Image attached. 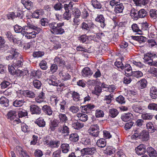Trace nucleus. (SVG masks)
Here are the masks:
<instances>
[{
    "instance_id": "nucleus-15",
    "label": "nucleus",
    "mask_w": 157,
    "mask_h": 157,
    "mask_svg": "<svg viewBox=\"0 0 157 157\" xmlns=\"http://www.w3.org/2000/svg\"><path fill=\"white\" fill-rule=\"evenodd\" d=\"M149 95L153 99H155L157 98V89L155 87L153 86L150 88Z\"/></svg>"
},
{
    "instance_id": "nucleus-10",
    "label": "nucleus",
    "mask_w": 157,
    "mask_h": 157,
    "mask_svg": "<svg viewBox=\"0 0 157 157\" xmlns=\"http://www.w3.org/2000/svg\"><path fill=\"white\" fill-rule=\"evenodd\" d=\"M132 38L134 40L138 41L141 45L140 47L143 46L144 45L142 44L144 43L147 40V38L143 36H131Z\"/></svg>"
},
{
    "instance_id": "nucleus-43",
    "label": "nucleus",
    "mask_w": 157,
    "mask_h": 157,
    "mask_svg": "<svg viewBox=\"0 0 157 157\" xmlns=\"http://www.w3.org/2000/svg\"><path fill=\"white\" fill-rule=\"evenodd\" d=\"M59 123L56 121L54 120L51 121V125L50 128L52 131H54L55 129V128L58 126Z\"/></svg>"
},
{
    "instance_id": "nucleus-9",
    "label": "nucleus",
    "mask_w": 157,
    "mask_h": 157,
    "mask_svg": "<svg viewBox=\"0 0 157 157\" xmlns=\"http://www.w3.org/2000/svg\"><path fill=\"white\" fill-rule=\"evenodd\" d=\"M149 138V134L148 132L145 130H143L140 132L139 134L138 139H140L142 140L146 141Z\"/></svg>"
},
{
    "instance_id": "nucleus-53",
    "label": "nucleus",
    "mask_w": 157,
    "mask_h": 157,
    "mask_svg": "<svg viewBox=\"0 0 157 157\" xmlns=\"http://www.w3.org/2000/svg\"><path fill=\"white\" fill-rule=\"evenodd\" d=\"M147 108L151 110L157 111V104L155 103H150Z\"/></svg>"
},
{
    "instance_id": "nucleus-40",
    "label": "nucleus",
    "mask_w": 157,
    "mask_h": 157,
    "mask_svg": "<svg viewBox=\"0 0 157 157\" xmlns=\"http://www.w3.org/2000/svg\"><path fill=\"white\" fill-rule=\"evenodd\" d=\"M109 116L113 118L116 117L118 113L117 110L115 109H112L109 110Z\"/></svg>"
},
{
    "instance_id": "nucleus-39",
    "label": "nucleus",
    "mask_w": 157,
    "mask_h": 157,
    "mask_svg": "<svg viewBox=\"0 0 157 157\" xmlns=\"http://www.w3.org/2000/svg\"><path fill=\"white\" fill-rule=\"evenodd\" d=\"M131 67L129 64H127L125 67V73L126 76H131L132 72L130 68Z\"/></svg>"
},
{
    "instance_id": "nucleus-62",
    "label": "nucleus",
    "mask_w": 157,
    "mask_h": 157,
    "mask_svg": "<svg viewBox=\"0 0 157 157\" xmlns=\"http://www.w3.org/2000/svg\"><path fill=\"white\" fill-rule=\"evenodd\" d=\"M116 101L121 104H124L125 103L124 98L121 95H120L116 98Z\"/></svg>"
},
{
    "instance_id": "nucleus-30",
    "label": "nucleus",
    "mask_w": 157,
    "mask_h": 157,
    "mask_svg": "<svg viewBox=\"0 0 157 157\" xmlns=\"http://www.w3.org/2000/svg\"><path fill=\"white\" fill-rule=\"evenodd\" d=\"M96 144L98 147H104L106 145V140L103 138L100 139L99 140H98Z\"/></svg>"
},
{
    "instance_id": "nucleus-32",
    "label": "nucleus",
    "mask_w": 157,
    "mask_h": 157,
    "mask_svg": "<svg viewBox=\"0 0 157 157\" xmlns=\"http://www.w3.org/2000/svg\"><path fill=\"white\" fill-rule=\"evenodd\" d=\"M77 117L78 119L83 122H85L87 120L88 116L86 114L82 113H78L77 114Z\"/></svg>"
},
{
    "instance_id": "nucleus-12",
    "label": "nucleus",
    "mask_w": 157,
    "mask_h": 157,
    "mask_svg": "<svg viewBox=\"0 0 157 157\" xmlns=\"http://www.w3.org/2000/svg\"><path fill=\"white\" fill-rule=\"evenodd\" d=\"M83 150L84 155H93L96 152V149L94 147L84 148Z\"/></svg>"
},
{
    "instance_id": "nucleus-58",
    "label": "nucleus",
    "mask_w": 157,
    "mask_h": 157,
    "mask_svg": "<svg viewBox=\"0 0 157 157\" xmlns=\"http://www.w3.org/2000/svg\"><path fill=\"white\" fill-rule=\"evenodd\" d=\"M53 7L56 10H60L63 8V5L61 3L58 2Z\"/></svg>"
},
{
    "instance_id": "nucleus-64",
    "label": "nucleus",
    "mask_w": 157,
    "mask_h": 157,
    "mask_svg": "<svg viewBox=\"0 0 157 157\" xmlns=\"http://www.w3.org/2000/svg\"><path fill=\"white\" fill-rule=\"evenodd\" d=\"M71 14L70 12H65L63 15V18L67 20H69L71 18Z\"/></svg>"
},
{
    "instance_id": "nucleus-56",
    "label": "nucleus",
    "mask_w": 157,
    "mask_h": 157,
    "mask_svg": "<svg viewBox=\"0 0 157 157\" xmlns=\"http://www.w3.org/2000/svg\"><path fill=\"white\" fill-rule=\"evenodd\" d=\"M123 59H124L123 58H122L121 59V61H118L117 60L115 63V65L118 68H121V70H122L124 68V66L122 63Z\"/></svg>"
},
{
    "instance_id": "nucleus-21",
    "label": "nucleus",
    "mask_w": 157,
    "mask_h": 157,
    "mask_svg": "<svg viewBox=\"0 0 157 157\" xmlns=\"http://www.w3.org/2000/svg\"><path fill=\"white\" fill-rule=\"evenodd\" d=\"M147 14V12L144 9H141L137 12L136 18H144Z\"/></svg>"
},
{
    "instance_id": "nucleus-44",
    "label": "nucleus",
    "mask_w": 157,
    "mask_h": 157,
    "mask_svg": "<svg viewBox=\"0 0 157 157\" xmlns=\"http://www.w3.org/2000/svg\"><path fill=\"white\" fill-rule=\"evenodd\" d=\"M9 100L5 97H2L0 98V103L3 104L5 106L7 107L9 106Z\"/></svg>"
},
{
    "instance_id": "nucleus-19",
    "label": "nucleus",
    "mask_w": 157,
    "mask_h": 157,
    "mask_svg": "<svg viewBox=\"0 0 157 157\" xmlns=\"http://www.w3.org/2000/svg\"><path fill=\"white\" fill-rule=\"evenodd\" d=\"M27 27L23 26L21 27L17 25H15L14 27V29L15 32L17 33H21L22 34L24 35L25 32V29H26Z\"/></svg>"
},
{
    "instance_id": "nucleus-3",
    "label": "nucleus",
    "mask_w": 157,
    "mask_h": 157,
    "mask_svg": "<svg viewBox=\"0 0 157 157\" xmlns=\"http://www.w3.org/2000/svg\"><path fill=\"white\" fill-rule=\"evenodd\" d=\"M47 145L49 146L50 148H54L58 147L60 145V141L55 140H51L50 141L47 140L45 141Z\"/></svg>"
},
{
    "instance_id": "nucleus-37",
    "label": "nucleus",
    "mask_w": 157,
    "mask_h": 157,
    "mask_svg": "<svg viewBox=\"0 0 157 157\" xmlns=\"http://www.w3.org/2000/svg\"><path fill=\"white\" fill-rule=\"evenodd\" d=\"M72 126L74 128L78 129L82 128L84 126L83 123H80L77 121L74 122L72 124Z\"/></svg>"
},
{
    "instance_id": "nucleus-14",
    "label": "nucleus",
    "mask_w": 157,
    "mask_h": 157,
    "mask_svg": "<svg viewBox=\"0 0 157 157\" xmlns=\"http://www.w3.org/2000/svg\"><path fill=\"white\" fill-rule=\"evenodd\" d=\"M147 151L150 157H156L157 152L151 147H148L147 149Z\"/></svg>"
},
{
    "instance_id": "nucleus-63",
    "label": "nucleus",
    "mask_w": 157,
    "mask_h": 157,
    "mask_svg": "<svg viewBox=\"0 0 157 157\" xmlns=\"http://www.w3.org/2000/svg\"><path fill=\"white\" fill-rule=\"evenodd\" d=\"M28 114L27 112L25 110H20L18 113V116L19 118H21L27 116Z\"/></svg>"
},
{
    "instance_id": "nucleus-22",
    "label": "nucleus",
    "mask_w": 157,
    "mask_h": 157,
    "mask_svg": "<svg viewBox=\"0 0 157 157\" xmlns=\"http://www.w3.org/2000/svg\"><path fill=\"white\" fill-rule=\"evenodd\" d=\"M27 26H25V27H26L27 28H27V29H28L29 30L32 31V30H36L37 32L40 31V29L30 22H28L27 24Z\"/></svg>"
},
{
    "instance_id": "nucleus-55",
    "label": "nucleus",
    "mask_w": 157,
    "mask_h": 157,
    "mask_svg": "<svg viewBox=\"0 0 157 157\" xmlns=\"http://www.w3.org/2000/svg\"><path fill=\"white\" fill-rule=\"evenodd\" d=\"M142 118L144 120H147L151 119L152 118V116L149 113H146L142 114L141 116Z\"/></svg>"
},
{
    "instance_id": "nucleus-33",
    "label": "nucleus",
    "mask_w": 157,
    "mask_h": 157,
    "mask_svg": "<svg viewBox=\"0 0 157 157\" xmlns=\"http://www.w3.org/2000/svg\"><path fill=\"white\" fill-rule=\"evenodd\" d=\"M35 123L40 127H44L45 125V122L44 119L39 117L36 120Z\"/></svg>"
},
{
    "instance_id": "nucleus-61",
    "label": "nucleus",
    "mask_w": 157,
    "mask_h": 157,
    "mask_svg": "<svg viewBox=\"0 0 157 157\" xmlns=\"http://www.w3.org/2000/svg\"><path fill=\"white\" fill-rule=\"evenodd\" d=\"M23 60L22 59H20V60L17 61L16 62H14L13 65L16 67H21L23 65Z\"/></svg>"
},
{
    "instance_id": "nucleus-2",
    "label": "nucleus",
    "mask_w": 157,
    "mask_h": 157,
    "mask_svg": "<svg viewBox=\"0 0 157 157\" xmlns=\"http://www.w3.org/2000/svg\"><path fill=\"white\" fill-rule=\"evenodd\" d=\"M17 114L15 110L10 111L7 113L8 118L13 121V124H16L21 123V120L16 117Z\"/></svg>"
},
{
    "instance_id": "nucleus-29",
    "label": "nucleus",
    "mask_w": 157,
    "mask_h": 157,
    "mask_svg": "<svg viewBox=\"0 0 157 157\" xmlns=\"http://www.w3.org/2000/svg\"><path fill=\"white\" fill-rule=\"evenodd\" d=\"M95 20L96 21L101 23V26L102 28H103L105 25V24L104 22V18L102 15H101L96 17Z\"/></svg>"
},
{
    "instance_id": "nucleus-13",
    "label": "nucleus",
    "mask_w": 157,
    "mask_h": 157,
    "mask_svg": "<svg viewBox=\"0 0 157 157\" xmlns=\"http://www.w3.org/2000/svg\"><path fill=\"white\" fill-rule=\"evenodd\" d=\"M54 63L57 65L63 66L65 64V62L63 58L59 56H56L54 59Z\"/></svg>"
},
{
    "instance_id": "nucleus-35",
    "label": "nucleus",
    "mask_w": 157,
    "mask_h": 157,
    "mask_svg": "<svg viewBox=\"0 0 157 157\" xmlns=\"http://www.w3.org/2000/svg\"><path fill=\"white\" fill-rule=\"evenodd\" d=\"M59 76L62 77L64 80H68L70 78L71 76L68 73H65L61 71L59 72Z\"/></svg>"
},
{
    "instance_id": "nucleus-48",
    "label": "nucleus",
    "mask_w": 157,
    "mask_h": 157,
    "mask_svg": "<svg viewBox=\"0 0 157 157\" xmlns=\"http://www.w3.org/2000/svg\"><path fill=\"white\" fill-rule=\"evenodd\" d=\"M58 116L60 121L62 122L65 123L68 120L67 117L65 114L60 113Z\"/></svg>"
},
{
    "instance_id": "nucleus-49",
    "label": "nucleus",
    "mask_w": 157,
    "mask_h": 157,
    "mask_svg": "<svg viewBox=\"0 0 157 157\" xmlns=\"http://www.w3.org/2000/svg\"><path fill=\"white\" fill-rule=\"evenodd\" d=\"M72 13L75 18H78L81 14L80 10L77 8L74 9L72 11Z\"/></svg>"
},
{
    "instance_id": "nucleus-45",
    "label": "nucleus",
    "mask_w": 157,
    "mask_h": 157,
    "mask_svg": "<svg viewBox=\"0 0 157 157\" xmlns=\"http://www.w3.org/2000/svg\"><path fill=\"white\" fill-rule=\"evenodd\" d=\"M134 2L137 6H141V5H145L148 2V0H133Z\"/></svg>"
},
{
    "instance_id": "nucleus-59",
    "label": "nucleus",
    "mask_w": 157,
    "mask_h": 157,
    "mask_svg": "<svg viewBox=\"0 0 157 157\" xmlns=\"http://www.w3.org/2000/svg\"><path fill=\"white\" fill-rule=\"evenodd\" d=\"M90 23L89 22L87 23L86 22H83L82 23V28L83 29L86 30L88 32L90 31Z\"/></svg>"
},
{
    "instance_id": "nucleus-50",
    "label": "nucleus",
    "mask_w": 157,
    "mask_h": 157,
    "mask_svg": "<svg viewBox=\"0 0 157 157\" xmlns=\"http://www.w3.org/2000/svg\"><path fill=\"white\" fill-rule=\"evenodd\" d=\"M24 101L23 100H16L13 102V105L15 107H19L22 106Z\"/></svg>"
},
{
    "instance_id": "nucleus-41",
    "label": "nucleus",
    "mask_w": 157,
    "mask_h": 157,
    "mask_svg": "<svg viewBox=\"0 0 157 157\" xmlns=\"http://www.w3.org/2000/svg\"><path fill=\"white\" fill-rule=\"evenodd\" d=\"M140 83V88L141 89H143L145 88L147 84V82L145 78L141 79L140 81L138 82V83Z\"/></svg>"
},
{
    "instance_id": "nucleus-11",
    "label": "nucleus",
    "mask_w": 157,
    "mask_h": 157,
    "mask_svg": "<svg viewBox=\"0 0 157 157\" xmlns=\"http://www.w3.org/2000/svg\"><path fill=\"white\" fill-rule=\"evenodd\" d=\"M57 132L59 133L66 134V135H68L69 132V128L67 126L64 124L62 126H60L58 128Z\"/></svg>"
},
{
    "instance_id": "nucleus-54",
    "label": "nucleus",
    "mask_w": 157,
    "mask_h": 157,
    "mask_svg": "<svg viewBox=\"0 0 157 157\" xmlns=\"http://www.w3.org/2000/svg\"><path fill=\"white\" fill-rule=\"evenodd\" d=\"M101 91V89L100 86H97L95 87L94 90L92 91V93L98 95Z\"/></svg>"
},
{
    "instance_id": "nucleus-46",
    "label": "nucleus",
    "mask_w": 157,
    "mask_h": 157,
    "mask_svg": "<svg viewBox=\"0 0 157 157\" xmlns=\"http://www.w3.org/2000/svg\"><path fill=\"white\" fill-rule=\"evenodd\" d=\"M69 139L73 142H76L78 140V136L76 133L71 134L69 137Z\"/></svg>"
},
{
    "instance_id": "nucleus-7",
    "label": "nucleus",
    "mask_w": 157,
    "mask_h": 157,
    "mask_svg": "<svg viewBox=\"0 0 157 157\" xmlns=\"http://www.w3.org/2000/svg\"><path fill=\"white\" fill-rule=\"evenodd\" d=\"M155 57H157V55L154 53L148 52L144 55V61L147 63L148 62H151Z\"/></svg>"
},
{
    "instance_id": "nucleus-20",
    "label": "nucleus",
    "mask_w": 157,
    "mask_h": 157,
    "mask_svg": "<svg viewBox=\"0 0 157 157\" xmlns=\"http://www.w3.org/2000/svg\"><path fill=\"white\" fill-rule=\"evenodd\" d=\"M22 94L25 97L30 98H33L35 97V94L31 91L25 90L22 91Z\"/></svg>"
},
{
    "instance_id": "nucleus-6",
    "label": "nucleus",
    "mask_w": 157,
    "mask_h": 157,
    "mask_svg": "<svg viewBox=\"0 0 157 157\" xmlns=\"http://www.w3.org/2000/svg\"><path fill=\"white\" fill-rule=\"evenodd\" d=\"M99 127L97 124H94L92 125L90 128V135L94 136L97 137L99 134Z\"/></svg>"
},
{
    "instance_id": "nucleus-38",
    "label": "nucleus",
    "mask_w": 157,
    "mask_h": 157,
    "mask_svg": "<svg viewBox=\"0 0 157 157\" xmlns=\"http://www.w3.org/2000/svg\"><path fill=\"white\" fill-rule=\"evenodd\" d=\"M91 3L93 7L95 9H100L101 7V4L97 0H93Z\"/></svg>"
},
{
    "instance_id": "nucleus-51",
    "label": "nucleus",
    "mask_w": 157,
    "mask_h": 157,
    "mask_svg": "<svg viewBox=\"0 0 157 157\" xmlns=\"http://www.w3.org/2000/svg\"><path fill=\"white\" fill-rule=\"evenodd\" d=\"M133 77H136V78H139L141 77L143 75V73L140 71H133L132 72L131 75Z\"/></svg>"
},
{
    "instance_id": "nucleus-1",
    "label": "nucleus",
    "mask_w": 157,
    "mask_h": 157,
    "mask_svg": "<svg viewBox=\"0 0 157 157\" xmlns=\"http://www.w3.org/2000/svg\"><path fill=\"white\" fill-rule=\"evenodd\" d=\"M64 22L57 23L55 22H52L49 24L51 32L56 35L62 34L64 33V29L61 28L64 25Z\"/></svg>"
},
{
    "instance_id": "nucleus-28",
    "label": "nucleus",
    "mask_w": 157,
    "mask_h": 157,
    "mask_svg": "<svg viewBox=\"0 0 157 157\" xmlns=\"http://www.w3.org/2000/svg\"><path fill=\"white\" fill-rule=\"evenodd\" d=\"M133 117V115L130 113H128L124 114L121 117L122 120L125 122L129 121Z\"/></svg>"
},
{
    "instance_id": "nucleus-18",
    "label": "nucleus",
    "mask_w": 157,
    "mask_h": 157,
    "mask_svg": "<svg viewBox=\"0 0 157 157\" xmlns=\"http://www.w3.org/2000/svg\"><path fill=\"white\" fill-rule=\"evenodd\" d=\"M42 110L44 113L49 116H51L52 114L53 111L51 107L47 105H44L42 108Z\"/></svg>"
},
{
    "instance_id": "nucleus-34",
    "label": "nucleus",
    "mask_w": 157,
    "mask_h": 157,
    "mask_svg": "<svg viewBox=\"0 0 157 157\" xmlns=\"http://www.w3.org/2000/svg\"><path fill=\"white\" fill-rule=\"evenodd\" d=\"M5 34L7 38L10 41L14 43L16 41V39L14 37V36H13L10 32H7Z\"/></svg>"
},
{
    "instance_id": "nucleus-23",
    "label": "nucleus",
    "mask_w": 157,
    "mask_h": 157,
    "mask_svg": "<svg viewBox=\"0 0 157 157\" xmlns=\"http://www.w3.org/2000/svg\"><path fill=\"white\" fill-rule=\"evenodd\" d=\"M124 6L122 3L116 5L115 7L114 12L116 13H119L122 12Z\"/></svg>"
},
{
    "instance_id": "nucleus-8",
    "label": "nucleus",
    "mask_w": 157,
    "mask_h": 157,
    "mask_svg": "<svg viewBox=\"0 0 157 157\" xmlns=\"http://www.w3.org/2000/svg\"><path fill=\"white\" fill-rule=\"evenodd\" d=\"M146 150L145 146L143 144H140L135 149L136 153L140 155L144 154L146 152Z\"/></svg>"
},
{
    "instance_id": "nucleus-47",
    "label": "nucleus",
    "mask_w": 157,
    "mask_h": 157,
    "mask_svg": "<svg viewBox=\"0 0 157 157\" xmlns=\"http://www.w3.org/2000/svg\"><path fill=\"white\" fill-rule=\"evenodd\" d=\"M73 3L71 2H69L68 4H65L63 6L65 12H70L69 10H71L73 7Z\"/></svg>"
},
{
    "instance_id": "nucleus-27",
    "label": "nucleus",
    "mask_w": 157,
    "mask_h": 157,
    "mask_svg": "<svg viewBox=\"0 0 157 157\" xmlns=\"http://www.w3.org/2000/svg\"><path fill=\"white\" fill-rule=\"evenodd\" d=\"M94 105L89 104L82 107V110L85 111L86 113H89L92 109H94Z\"/></svg>"
},
{
    "instance_id": "nucleus-5",
    "label": "nucleus",
    "mask_w": 157,
    "mask_h": 157,
    "mask_svg": "<svg viewBox=\"0 0 157 157\" xmlns=\"http://www.w3.org/2000/svg\"><path fill=\"white\" fill-rule=\"evenodd\" d=\"M25 32L24 34V36L25 35V37L28 39H31L35 38L37 33L34 31H31L27 29V28L26 29H25Z\"/></svg>"
},
{
    "instance_id": "nucleus-24",
    "label": "nucleus",
    "mask_w": 157,
    "mask_h": 157,
    "mask_svg": "<svg viewBox=\"0 0 157 157\" xmlns=\"http://www.w3.org/2000/svg\"><path fill=\"white\" fill-rule=\"evenodd\" d=\"M133 110L135 112L140 114L143 113V110L142 107L139 105L134 104L132 106Z\"/></svg>"
},
{
    "instance_id": "nucleus-52",
    "label": "nucleus",
    "mask_w": 157,
    "mask_h": 157,
    "mask_svg": "<svg viewBox=\"0 0 157 157\" xmlns=\"http://www.w3.org/2000/svg\"><path fill=\"white\" fill-rule=\"evenodd\" d=\"M41 14V11L40 10H37L34 11L32 13V16L33 18H39L40 15Z\"/></svg>"
},
{
    "instance_id": "nucleus-60",
    "label": "nucleus",
    "mask_w": 157,
    "mask_h": 157,
    "mask_svg": "<svg viewBox=\"0 0 157 157\" xmlns=\"http://www.w3.org/2000/svg\"><path fill=\"white\" fill-rule=\"evenodd\" d=\"M44 53L43 52H34L33 53V56L35 58L41 57L44 55Z\"/></svg>"
},
{
    "instance_id": "nucleus-4",
    "label": "nucleus",
    "mask_w": 157,
    "mask_h": 157,
    "mask_svg": "<svg viewBox=\"0 0 157 157\" xmlns=\"http://www.w3.org/2000/svg\"><path fill=\"white\" fill-rule=\"evenodd\" d=\"M30 110L32 114L40 115L41 112V108L35 105H32L30 106Z\"/></svg>"
},
{
    "instance_id": "nucleus-26",
    "label": "nucleus",
    "mask_w": 157,
    "mask_h": 157,
    "mask_svg": "<svg viewBox=\"0 0 157 157\" xmlns=\"http://www.w3.org/2000/svg\"><path fill=\"white\" fill-rule=\"evenodd\" d=\"M94 105L89 104L82 107V110L85 111L86 113H89L92 109H94Z\"/></svg>"
},
{
    "instance_id": "nucleus-25",
    "label": "nucleus",
    "mask_w": 157,
    "mask_h": 157,
    "mask_svg": "<svg viewBox=\"0 0 157 157\" xmlns=\"http://www.w3.org/2000/svg\"><path fill=\"white\" fill-rule=\"evenodd\" d=\"M92 74V72L88 67H85L82 71V75L84 76L90 75Z\"/></svg>"
},
{
    "instance_id": "nucleus-16",
    "label": "nucleus",
    "mask_w": 157,
    "mask_h": 157,
    "mask_svg": "<svg viewBox=\"0 0 157 157\" xmlns=\"http://www.w3.org/2000/svg\"><path fill=\"white\" fill-rule=\"evenodd\" d=\"M29 71L27 69L23 70L22 71L19 69L16 70L15 72V75L17 77H23L25 75H27L28 74Z\"/></svg>"
},
{
    "instance_id": "nucleus-17",
    "label": "nucleus",
    "mask_w": 157,
    "mask_h": 157,
    "mask_svg": "<svg viewBox=\"0 0 157 157\" xmlns=\"http://www.w3.org/2000/svg\"><path fill=\"white\" fill-rule=\"evenodd\" d=\"M13 53L6 57V59L8 60L15 59L17 58L19 53L16 51V49H13Z\"/></svg>"
},
{
    "instance_id": "nucleus-36",
    "label": "nucleus",
    "mask_w": 157,
    "mask_h": 157,
    "mask_svg": "<svg viewBox=\"0 0 157 157\" xmlns=\"http://www.w3.org/2000/svg\"><path fill=\"white\" fill-rule=\"evenodd\" d=\"M45 94L43 92H41L39 94L38 96L36 98L35 100L37 103H40L43 101L44 98Z\"/></svg>"
},
{
    "instance_id": "nucleus-42",
    "label": "nucleus",
    "mask_w": 157,
    "mask_h": 157,
    "mask_svg": "<svg viewBox=\"0 0 157 157\" xmlns=\"http://www.w3.org/2000/svg\"><path fill=\"white\" fill-rule=\"evenodd\" d=\"M149 15L151 18L156 19L157 18V10L152 9L149 11Z\"/></svg>"
},
{
    "instance_id": "nucleus-31",
    "label": "nucleus",
    "mask_w": 157,
    "mask_h": 157,
    "mask_svg": "<svg viewBox=\"0 0 157 157\" xmlns=\"http://www.w3.org/2000/svg\"><path fill=\"white\" fill-rule=\"evenodd\" d=\"M62 152L63 153H67L69 151L70 147L69 144L66 143H63L61 145Z\"/></svg>"
},
{
    "instance_id": "nucleus-57",
    "label": "nucleus",
    "mask_w": 157,
    "mask_h": 157,
    "mask_svg": "<svg viewBox=\"0 0 157 157\" xmlns=\"http://www.w3.org/2000/svg\"><path fill=\"white\" fill-rule=\"evenodd\" d=\"M33 83L34 86L36 88L39 89L41 85V82L38 80H35L33 81Z\"/></svg>"
}]
</instances>
